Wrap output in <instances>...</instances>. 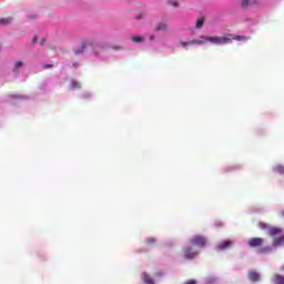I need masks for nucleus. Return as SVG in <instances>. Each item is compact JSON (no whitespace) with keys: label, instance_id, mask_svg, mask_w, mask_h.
I'll return each mask as SVG.
<instances>
[{"label":"nucleus","instance_id":"nucleus-1","mask_svg":"<svg viewBox=\"0 0 284 284\" xmlns=\"http://www.w3.org/2000/svg\"><path fill=\"white\" fill-rule=\"evenodd\" d=\"M87 50H92L93 57H97L101 61H105L108 49L105 48V44L97 42V40L89 38L81 42L79 47L73 48V54L75 57H79V54H83V52H87Z\"/></svg>","mask_w":284,"mask_h":284},{"label":"nucleus","instance_id":"nucleus-2","mask_svg":"<svg viewBox=\"0 0 284 284\" xmlns=\"http://www.w3.org/2000/svg\"><path fill=\"white\" fill-rule=\"evenodd\" d=\"M182 48H187L189 45H205V43H211V45H229L232 43V38L223 36H201L200 39L190 40L186 42H179Z\"/></svg>","mask_w":284,"mask_h":284},{"label":"nucleus","instance_id":"nucleus-3","mask_svg":"<svg viewBox=\"0 0 284 284\" xmlns=\"http://www.w3.org/2000/svg\"><path fill=\"white\" fill-rule=\"evenodd\" d=\"M205 245H207V237L203 235H194L190 240V245L185 246L183 250L184 257L189 260L196 258Z\"/></svg>","mask_w":284,"mask_h":284},{"label":"nucleus","instance_id":"nucleus-4","mask_svg":"<svg viewBox=\"0 0 284 284\" xmlns=\"http://www.w3.org/2000/svg\"><path fill=\"white\" fill-rule=\"evenodd\" d=\"M260 227L261 230H264L268 234V236H278V234L283 233V229L274 227L263 222L260 223Z\"/></svg>","mask_w":284,"mask_h":284},{"label":"nucleus","instance_id":"nucleus-5","mask_svg":"<svg viewBox=\"0 0 284 284\" xmlns=\"http://www.w3.org/2000/svg\"><path fill=\"white\" fill-rule=\"evenodd\" d=\"M234 245V241L232 240H223L220 243H217L215 250L216 252H225V250H230Z\"/></svg>","mask_w":284,"mask_h":284},{"label":"nucleus","instance_id":"nucleus-6","mask_svg":"<svg viewBox=\"0 0 284 284\" xmlns=\"http://www.w3.org/2000/svg\"><path fill=\"white\" fill-rule=\"evenodd\" d=\"M250 247H261L263 245V239L261 237H253L248 241Z\"/></svg>","mask_w":284,"mask_h":284},{"label":"nucleus","instance_id":"nucleus-7","mask_svg":"<svg viewBox=\"0 0 284 284\" xmlns=\"http://www.w3.org/2000/svg\"><path fill=\"white\" fill-rule=\"evenodd\" d=\"M273 172H275V174H281V176H284V165L283 164H275L272 168Z\"/></svg>","mask_w":284,"mask_h":284},{"label":"nucleus","instance_id":"nucleus-8","mask_svg":"<svg viewBox=\"0 0 284 284\" xmlns=\"http://www.w3.org/2000/svg\"><path fill=\"white\" fill-rule=\"evenodd\" d=\"M248 278L250 281H253V283H256V281L261 280V274H258L257 272L251 271L248 273Z\"/></svg>","mask_w":284,"mask_h":284},{"label":"nucleus","instance_id":"nucleus-9","mask_svg":"<svg viewBox=\"0 0 284 284\" xmlns=\"http://www.w3.org/2000/svg\"><path fill=\"white\" fill-rule=\"evenodd\" d=\"M142 281L144 284H154V280L148 273L142 274Z\"/></svg>","mask_w":284,"mask_h":284},{"label":"nucleus","instance_id":"nucleus-10","mask_svg":"<svg viewBox=\"0 0 284 284\" xmlns=\"http://www.w3.org/2000/svg\"><path fill=\"white\" fill-rule=\"evenodd\" d=\"M240 6L242 10H247L252 6V0H240Z\"/></svg>","mask_w":284,"mask_h":284},{"label":"nucleus","instance_id":"nucleus-11","mask_svg":"<svg viewBox=\"0 0 284 284\" xmlns=\"http://www.w3.org/2000/svg\"><path fill=\"white\" fill-rule=\"evenodd\" d=\"M284 245V237H277L273 241V247H281Z\"/></svg>","mask_w":284,"mask_h":284},{"label":"nucleus","instance_id":"nucleus-12","mask_svg":"<svg viewBox=\"0 0 284 284\" xmlns=\"http://www.w3.org/2000/svg\"><path fill=\"white\" fill-rule=\"evenodd\" d=\"M22 65H23V61H16L14 62V67H13L14 74H17V72H19V70H21Z\"/></svg>","mask_w":284,"mask_h":284},{"label":"nucleus","instance_id":"nucleus-13","mask_svg":"<svg viewBox=\"0 0 284 284\" xmlns=\"http://www.w3.org/2000/svg\"><path fill=\"white\" fill-rule=\"evenodd\" d=\"M275 284H284V276L283 275H275L273 278Z\"/></svg>","mask_w":284,"mask_h":284},{"label":"nucleus","instance_id":"nucleus-14","mask_svg":"<svg viewBox=\"0 0 284 284\" xmlns=\"http://www.w3.org/2000/svg\"><path fill=\"white\" fill-rule=\"evenodd\" d=\"M10 23H12V18L0 19V26H10Z\"/></svg>","mask_w":284,"mask_h":284},{"label":"nucleus","instance_id":"nucleus-15","mask_svg":"<svg viewBox=\"0 0 284 284\" xmlns=\"http://www.w3.org/2000/svg\"><path fill=\"white\" fill-rule=\"evenodd\" d=\"M156 30H158V32L165 31V30H168V24L165 22H160L156 26Z\"/></svg>","mask_w":284,"mask_h":284},{"label":"nucleus","instance_id":"nucleus-16","mask_svg":"<svg viewBox=\"0 0 284 284\" xmlns=\"http://www.w3.org/2000/svg\"><path fill=\"white\" fill-rule=\"evenodd\" d=\"M203 23H205V20H203V18H199V19L196 20L195 28H196L197 30H201V28H203Z\"/></svg>","mask_w":284,"mask_h":284},{"label":"nucleus","instance_id":"nucleus-17","mask_svg":"<svg viewBox=\"0 0 284 284\" xmlns=\"http://www.w3.org/2000/svg\"><path fill=\"white\" fill-rule=\"evenodd\" d=\"M81 88V83L74 80H71V89L72 90H79Z\"/></svg>","mask_w":284,"mask_h":284},{"label":"nucleus","instance_id":"nucleus-18","mask_svg":"<svg viewBox=\"0 0 284 284\" xmlns=\"http://www.w3.org/2000/svg\"><path fill=\"white\" fill-rule=\"evenodd\" d=\"M154 243H156V239H154V237H148L145 240V244L149 245V247H152V245H154Z\"/></svg>","mask_w":284,"mask_h":284},{"label":"nucleus","instance_id":"nucleus-19","mask_svg":"<svg viewBox=\"0 0 284 284\" xmlns=\"http://www.w3.org/2000/svg\"><path fill=\"white\" fill-rule=\"evenodd\" d=\"M232 41H247V37L245 36H237L235 38H231Z\"/></svg>","mask_w":284,"mask_h":284},{"label":"nucleus","instance_id":"nucleus-20","mask_svg":"<svg viewBox=\"0 0 284 284\" xmlns=\"http://www.w3.org/2000/svg\"><path fill=\"white\" fill-rule=\"evenodd\" d=\"M132 41L133 43H141L143 42V37H140V36L132 37Z\"/></svg>","mask_w":284,"mask_h":284},{"label":"nucleus","instance_id":"nucleus-21","mask_svg":"<svg viewBox=\"0 0 284 284\" xmlns=\"http://www.w3.org/2000/svg\"><path fill=\"white\" fill-rule=\"evenodd\" d=\"M205 283H207V284H214V283H216V277H214V276H209V277L205 278Z\"/></svg>","mask_w":284,"mask_h":284},{"label":"nucleus","instance_id":"nucleus-22","mask_svg":"<svg viewBox=\"0 0 284 284\" xmlns=\"http://www.w3.org/2000/svg\"><path fill=\"white\" fill-rule=\"evenodd\" d=\"M91 97H92V93H90V91H84L82 93V99H91Z\"/></svg>","mask_w":284,"mask_h":284},{"label":"nucleus","instance_id":"nucleus-23","mask_svg":"<svg viewBox=\"0 0 284 284\" xmlns=\"http://www.w3.org/2000/svg\"><path fill=\"white\" fill-rule=\"evenodd\" d=\"M272 250V246H264L261 248V252L267 253Z\"/></svg>","mask_w":284,"mask_h":284},{"label":"nucleus","instance_id":"nucleus-24","mask_svg":"<svg viewBox=\"0 0 284 284\" xmlns=\"http://www.w3.org/2000/svg\"><path fill=\"white\" fill-rule=\"evenodd\" d=\"M170 6H173V8H179V2L176 1H169Z\"/></svg>","mask_w":284,"mask_h":284},{"label":"nucleus","instance_id":"nucleus-25","mask_svg":"<svg viewBox=\"0 0 284 284\" xmlns=\"http://www.w3.org/2000/svg\"><path fill=\"white\" fill-rule=\"evenodd\" d=\"M184 284H196V280H189Z\"/></svg>","mask_w":284,"mask_h":284},{"label":"nucleus","instance_id":"nucleus-26","mask_svg":"<svg viewBox=\"0 0 284 284\" xmlns=\"http://www.w3.org/2000/svg\"><path fill=\"white\" fill-rule=\"evenodd\" d=\"M44 70H49V68H52V64H43Z\"/></svg>","mask_w":284,"mask_h":284},{"label":"nucleus","instance_id":"nucleus-27","mask_svg":"<svg viewBox=\"0 0 284 284\" xmlns=\"http://www.w3.org/2000/svg\"><path fill=\"white\" fill-rule=\"evenodd\" d=\"M216 227H222L223 222H215Z\"/></svg>","mask_w":284,"mask_h":284},{"label":"nucleus","instance_id":"nucleus-28","mask_svg":"<svg viewBox=\"0 0 284 284\" xmlns=\"http://www.w3.org/2000/svg\"><path fill=\"white\" fill-rule=\"evenodd\" d=\"M37 41H39V38L36 36V37L32 39V43H37Z\"/></svg>","mask_w":284,"mask_h":284},{"label":"nucleus","instance_id":"nucleus-29","mask_svg":"<svg viewBox=\"0 0 284 284\" xmlns=\"http://www.w3.org/2000/svg\"><path fill=\"white\" fill-rule=\"evenodd\" d=\"M81 64L79 62L73 63V68H79Z\"/></svg>","mask_w":284,"mask_h":284},{"label":"nucleus","instance_id":"nucleus-30","mask_svg":"<svg viewBox=\"0 0 284 284\" xmlns=\"http://www.w3.org/2000/svg\"><path fill=\"white\" fill-rule=\"evenodd\" d=\"M155 37L154 34L150 36V41H154Z\"/></svg>","mask_w":284,"mask_h":284},{"label":"nucleus","instance_id":"nucleus-31","mask_svg":"<svg viewBox=\"0 0 284 284\" xmlns=\"http://www.w3.org/2000/svg\"><path fill=\"white\" fill-rule=\"evenodd\" d=\"M43 43H45V40H42V41H41V45H43Z\"/></svg>","mask_w":284,"mask_h":284},{"label":"nucleus","instance_id":"nucleus-32","mask_svg":"<svg viewBox=\"0 0 284 284\" xmlns=\"http://www.w3.org/2000/svg\"><path fill=\"white\" fill-rule=\"evenodd\" d=\"M281 215L283 216V219H284V211L281 213Z\"/></svg>","mask_w":284,"mask_h":284},{"label":"nucleus","instance_id":"nucleus-33","mask_svg":"<svg viewBox=\"0 0 284 284\" xmlns=\"http://www.w3.org/2000/svg\"><path fill=\"white\" fill-rule=\"evenodd\" d=\"M282 270H284V265L282 266Z\"/></svg>","mask_w":284,"mask_h":284}]
</instances>
